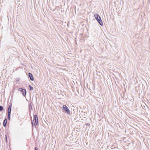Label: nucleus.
I'll list each match as a JSON object with an SVG mask.
<instances>
[{
  "instance_id": "f257e3e1",
  "label": "nucleus",
  "mask_w": 150,
  "mask_h": 150,
  "mask_svg": "<svg viewBox=\"0 0 150 150\" xmlns=\"http://www.w3.org/2000/svg\"><path fill=\"white\" fill-rule=\"evenodd\" d=\"M94 17L100 25L103 26V23L100 16L97 13H95L94 15Z\"/></svg>"
},
{
  "instance_id": "f03ea898",
  "label": "nucleus",
  "mask_w": 150,
  "mask_h": 150,
  "mask_svg": "<svg viewBox=\"0 0 150 150\" xmlns=\"http://www.w3.org/2000/svg\"><path fill=\"white\" fill-rule=\"evenodd\" d=\"M62 110L65 112L68 115L70 114V112L68 108L66 105H63L62 107Z\"/></svg>"
},
{
  "instance_id": "7ed1b4c3",
  "label": "nucleus",
  "mask_w": 150,
  "mask_h": 150,
  "mask_svg": "<svg viewBox=\"0 0 150 150\" xmlns=\"http://www.w3.org/2000/svg\"><path fill=\"white\" fill-rule=\"evenodd\" d=\"M12 105V103H10L8 108V118L9 120H10L11 118L10 115L11 112Z\"/></svg>"
},
{
  "instance_id": "20e7f679",
  "label": "nucleus",
  "mask_w": 150,
  "mask_h": 150,
  "mask_svg": "<svg viewBox=\"0 0 150 150\" xmlns=\"http://www.w3.org/2000/svg\"><path fill=\"white\" fill-rule=\"evenodd\" d=\"M18 91L22 93V95L23 96H26V91L25 89L20 88L18 89Z\"/></svg>"
},
{
  "instance_id": "39448f33",
  "label": "nucleus",
  "mask_w": 150,
  "mask_h": 150,
  "mask_svg": "<svg viewBox=\"0 0 150 150\" xmlns=\"http://www.w3.org/2000/svg\"><path fill=\"white\" fill-rule=\"evenodd\" d=\"M33 117H34V120H35V125H38V115H34Z\"/></svg>"
},
{
  "instance_id": "423d86ee",
  "label": "nucleus",
  "mask_w": 150,
  "mask_h": 150,
  "mask_svg": "<svg viewBox=\"0 0 150 150\" xmlns=\"http://www.w3.org/2000/svg\"><path fill=\"white\" fill-rule=\"evenodd\" d=\"M28 76L30 78V80L33 81L34 80V77L33 74L30 73H29L28 74Z\"/></svg>"
},
{
  "instance_id": "0eeeda50",
  "label": "nucleus",
  "mask_w": 150,
  "mask_h": 150,
  "mask_svg": "<svg viewBox=\"0 0 150 150\" xmlns=\"http://www.w3.org/2000/svg\"><path fill=\"white\" fill-rule=\"evenodd\" d=\"M7 123V119L5 118L4 120V121L3 123V125L4 127H5Z\"/></svg>"
},
{
  "instance_id": "6e6552de",
  "label": "nucleus",
  "mask_w": 150,
  "mask_h": 150,
  "mask_svg": "<svg viewBox=\"0 0 150 150\" xmlns=\"http://www.w3.org/2000/svg\"><path fill=\"white\" fill-rule=\"evenodd\" d=\"M28 86L30 88V91H32L33 90V88L30 85H29Z\"/></svg>"
},
{
  "instance_id": "1a4fd4ad",
  "label": "nucleus",
  "mask_w": 150,
  "mask_h": 150,
  "mask_svg": "<svg viewBox=\"0 0 150 150\" xmlns=\"http://www.w3.org/2000/svg\"><path fill=\"white\" fill-rule=\"evenodd\" d=\"M3 107L2 106H0V111H2L3 110Z\"/></svg>"
},
{
  "instance_id": "9d476101",
  "label": "nucleus",
  "mask_w": 150,
  "mask_h": 150,
  "mask_svg": "<svg viewBox=\"0 0 150 150\" xmlns=\"http://www.w3.org/2000/svg\"><path fill=\"white\" fill-rule=\"evenodd\" d=\"M31 124H32V126L33 127V125H34L35 126V127H36V126H35V123L34 122V123L33 122L32 120H31Z\"/></svg>"
},
{
  "instance_id": "9b49d317",
  "label": "nucleus",
  "mask_w": 150,
  "mask_h": 150,
  "mask_svg": "<svg viewBox=\"0 0 150 150\" xmlns=\"http://www.w3.org/2000/svg\"><path fill=\"white\" fill-rule=\"evenodd\" d=\"M5 137L6 142H7V136L6 135H5Z\"/></svg>"
},
{
  "instance_id": "f8f14e48",
  "label": "nucleus",
  "mask_w": 150,
  "mask_h": 150,
  "mask_svg": "<svg viewBox=\"0 0 150 150\" xmlns=\"http://www.w3.org/2000/svg\"><path fill=\"white\" fill-rule=\"evenodd\" d=\"M35 150H38V148L37 147H35L34 148Z\"/></svg>"
},
{
  "instance_id": "ddd939ff",
  "label": "nucleus",
  "mask_w": 150,
  "mask_h": 150,
  "mask_svg": "<svg viewBox=\"0 0 150 150\" xmlns=\"http://www.w3.org/2000/svg\"><path fill=\"white\" fill-rule=\"evenodd\" d=\"M16 81H19V80H18V79H16Z\"/></svg>"
},
{
  "instance_id": "4468645a",
  "label": "nucleus",
  "mask_w": 150,
  "mask_h": 150,
  "mask_svg": "<svg viewBox=\"0 0 150 150\" xmlns=\"http://www.w3.org/2000/svg\"><path fill=\"white\" fill-rule=\"evenodd\" d=\"M86 125H90V124H86Z\"/></svg>"
}]
</instances>
